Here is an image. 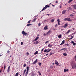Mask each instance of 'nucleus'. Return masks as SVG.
Listing matches in <instances>:
<instances>
[{"label":"nucleus","mask_w":76,"mask_h":76,"mask_svg":"<svg viewBox=\"0 0 76 76\" xmlns=\"http://www.w3.org/2000/svg\"><path fill=\"white\" fill-rule=\"evenodd\" d=\"M29 66H27L26 67V72L25 73V76H27V75H28V72H29Z\"/></svg>","instance_id":"1"},{"label":"nucleus","mask_w":76,"mask_h":76,"mask_svg":"<svg viewBox=\"0 0 76 76\" xmlns=\"http://www.w3.org/2000/svg\"><path fill=\"white\" fill-rule=\"evenodd\" d=\"M50 6L49 5H45V7L43 8V9H42V10L41 11V12H42V11H43V10H44L46 9H47V7H50Z\"/></svg>","instance_id":"2"},{"label":"nucleus","mask_w":76,"mask_h":76,"mask_svg":"<svg viewBox=\"0 0 76 76\" xmlns=\"http://www.w3.org/2000/svg\"><path fill=\"white\" fill-rule=\"evenodd\" d=\"M65 21L67 20V21H68L69 22L70 21H72V20H70V18H65L64 19Z\"/></svg>","instance_id":"3"},{"label":"nucleus","mask_w":76,"mask_h":76,"mask_svg":"<svg viewBox=\"0 0 76 76\" xmlns=\"http://www.w3.org/2000/svg\"><path fill=\"white\" fill-rule=\"evenodd\" d=\"M51 49H49L48 50L47 49H45L44 50V53H48V52H50V51H51Z\"/></svg>","instance_id":"4"},{"label":"nucleus","mask_w":76,"mask_h":76,"mask_svg":"<svg viewBox=\"0 0 76 76\" xmlns=\"http://www.w3.org/2000/svg\"><path fill=\"white\" fill-rule=\"evenodd\" d=\"M72 69H76V64L75 63L72 66Z\"/></svg>","instance_id":"5"},{"label":"nucleus","mask_w":76,"mask_h":76,"mask_svg":"<svg viewBox=\"0 0 76 76\" xmlns=\"http://www.w3.org/2000/svg\"><path fill=\"white\" fill-rule=\"evenodd\" d=\"M22 34H23V35H25V36H26V35H27V34H28L27 33H26L24 31H23L22 32Z\"/></svg>","instance_id":"6"},{"label":"nucleus","mask_w":76,"mask_h":76,"mask_svg":"<svg viewBox=\"0 0 76 76\" xmlns=\"http://www.w3.org/2000/svg\"><path fill=\"white\" fill-rule=\"evenodd\" d=\"M37 61L38 59H36V60L32 63L33 64H36V63H37Z\"/></svg>","instance_id":"7"},{"label":"nucleus","mask_w":76,"mask_h":76,"mask_svg":"<svg viewBox=\"0 0 76 76\" xmlns=\"http://www.w3.org/2000/svg\"><path fill=\"white\" fill-rule=\"evenodd\" d=\"M45 30H47L48 29V26L47 25L44 28Z\"/></svg>","instance_id":"8"},{"label":"nucleus","mask_w":76,"mask_h":76,"mask_svg":"<svg viewBox=\"0 0 76 76\" xmlns=\"http://www.w3.org/2000/svg\"><path fill=\"white\" fill-rule=\"evenodd\" d=\"M55 64H56L57 65H58V64H59L58 62V61H57V60L55 61Z\"/></svg>","instance_id":"9"},{"label":"nucleus","mask_w":76,"mask_h":76,"mask_svg":"<svg viewBox=\"0 0 76 76\" xmlns=\"http://www.w3.org/2000/svg\"><path fill=\"white\" fill-rule=\"evenodd\" d=\"M51 32V30H50L47 33V35H50V32Z\"/></svg>","instance_id":"10"},{"label":"nucleus","mask_w":76,"mask_h":76,"mask_svg":"<svg viewBox=\"0 0 76 76\" xmlns=\"http://www.w3.org/2000/svg\"><path fill=\"white\" fill-rule=\"evenodd\" d=\"M57 21L58 22V25H60V19H58Z\"/></svg>","instance_id":"11"},{"label":"nucleus","mask_w":76,"mask_h":76,"mask_svg":"<svg viewBox=\"0 0 76 76\" xmlns=\"http://www.w3.org/2000/svg\"><path fill=\"white\" fill-rule=\"evenodd\" d=\"M68 71H69V69H64V72H68Z\"/></svg>","instance_id":"12"},{"label":"nucleus","mask_w":76,"mask_h":76,"mask_svg":"<svg viewBox=\"0 0 76 76\" xmlns=\"http://www.w3.org/2000/svg\"><path fill=\"white\" fill-rule=\"evenodd\" d=\"M70 32V30H69L68 31L66 32L65 33V34L66 35H67V34H68V33H69V32Z\"/></svg>","instance_id":"13"},{"label":"nucleus","mask_w":76,"mask_h":76,"mask_svg":"<svg viewBox=\"0 0 76 76\" xmlns=\"http://www.w3.org/2000/svg\"><path fill=\"white\" fill-rule=\"evenodd\" d=\"M10 66H9L8 68L7 71L8 72H10Z\"/></svg>","instance_id":"14"},{"label":"nucleus","mask_w":76,"mask_h":76,"mask_svg":"<svg viewBox=\"0 0 76 76\" xmlns=\"http://www.w3.org/2000/svg\"><path fill=\"white\" fill-rule=\"evenodd\" d=\"M67 23H66L65 24V25L64 26V28H66V27H67Z\"/></svg>","instance_id":"15"},{"label":"nucleus","mask_w":76,"mask_h":76,"mask_svg":"<svg viewBox=\"0 0 76 76\" xmlns=\"http://www.w3.org/2000/svg\"><path fill=\"white\" fill-rule=\"evenodd\" d=\"M38 43H39L38 41H37L35 42L34 43V44H38Z\"/></svg>","instance_id":"16"},{"label":"nucleus","mask_w":76,"mask_h":76,"mask_svg":"<svg viewBox=\"0 0 76 76\" xmlns=\"http://www.w3.org/2000/svg\"><path fill=\"white\" fill-rule=\"evenodd\" d=\"M73 7L75 9H76V5H73Z\"/></svg>","instance_id":"17"},{"label":"nucleus","mask_w":76,"mask_h":76,"mask_svg":"<svg viewBox=\"0 0 76 76\" xmlns=\"http://www.w3.org/2000/svg\"><path fill=\"white\" fill-rule=\"evenodd\" d=\"M66 13V10H63L62 12V14H65Z\"/></svg>","instance_id":"18"},{"label":"nucleus","mask_w":76,"mask_h":76,"mask_svg":"<svg viewBox=\"0 0 76 76\" xmlns=\"http://www.w3.org/2000/svg\"><path fill=\"white\" fill-rule=\"evenodd\" d=\"M48 47H52V45H51L50 44H49L48 46Z\"/></svg>","instance_id":"19"},{"label":"nucleus","mask_w":76,"mask_h":76,"mask_svg":"<svg viewBox=\"0 0 76 76\" xmlns=\"http://www.w3.org/2000/svg\"><path fill=\"white\" fill-rule=\"evenodd\" d=\"M37 72L39 73V75L40 76H41V72H40V71H38Z\"/></svg>","instance_id":"20"},{"label":"nucleus","mask_w":76,"mask_h":76,"mask_svg":"<svg viewBox=\"0 0 76 76\" xmlns=\"http://www.w3.org/2000/svg\"><path fill=\"white\" fill-rule=\"evenodd\" d=\"M38 51H36L34 53V54H35V55H36V54H38Z\"/></svg>","instance_id":"21"},{"label":"nucleus","mask_w":76,"mask_h":76,"mask_svg":"<svg viewBox=\"0 0 76 76\" xmlns=\"http://www.w3.org/2000/svg\"><path fill=\"white\" fill-rule=\"evenodd\" d=\"M36 20H37V18H35L33 20V21H32V22H35V21Z\"/></svg>","instance_id":"22"},{"label":"nucleus","mask_w":76,"mask_h":76,"mask_svg":"<svg viewBox=\"0 0 76 76\" xmlns=\"http://www.w3.org/2000/svg\"><path fill=\"white\" fill-rule=\"evenodd\" d=\"M58 38H61V35H59L58 36Z\"/></svg>","instance_id":"23"},{"label":"nucleus","mask_w":76,"mask_h":76,"mask_svg":"<svg viewBox=\"0 0 76 76\" xmlns=\"http://www.w3.org/2000/svg\"><path fill=\"white\" fill-rule=\"evenodd\" d=\"M39 38V37H37L34 39L35 41H37V39H38Z\"/></svg>","instance_id":"24"},{"label":"nucleus","mask_w":76,"mask_h":76,"mask_svg":"<svg viewBox=\"0 0 76 76\" xmlns=\"http://www.w3.org/2000/svg\"><path fill=\"white\" fill-rule=\"evenodd\" d=\"M19 75V73L17 72V73L15 75V76H18Z\"/></svg>","instance_id":"25"},{"label":"nucleus","mask_w":76,"mask_h":76,"mask_svg":"<svg viewBox=\"0 0 76 76\" xmlns=\"http://www.w3.org/2000/svg\"><path fill=\"white\" fill-rule=\"evenodd\" d=\"M63 55L64 56H67V54L65 53H63Z\"/></svg>","instance_id":"26"},{"label":"nucleus","mask_w":76,"mask_h":76,"mask_svg":"<svg viewBox=\"0 0 76 76\" xmlns=\"http://www.w3.org/2000/svg\"><path fill=\"white\" fill-rule=\"evenodd\" d=\"M26 64H24L23 65V66L24 67H26Z\"/></svg>","instance_id":"27"},{"label":"nucleus","mask_w":76,"mask_h":76,"mask_svg":"<svg viewBox=\"0 0 76 76\" xmlns=\"http://www.w3.org/2000/svg\"><path fill=\"white\" fill-rule=\"evenodd\" d=\"M54 54V53H50V56H51V55H53V54Z\"/></svg>","instance_id":"28"},{"label":"nucleus","mask_w":76,"mask_h":76,"mask_svg":"<svg viewBox=\"0 0 76 76\" xmlns=\"http://www.w3.org/2000/svg\"><path fill=\"white\" fill-rule=\"evenodd\" d=\"M32 25V24H27V25L26 26H30V25Z\"/></svg>","instance_id":"29"},{"label":"nucleus","mask_w":76,"mask_h":76,"mask_svg":"<svg viewBox=\"0 0 76 76\" xmlns=\"http://www.w3.org/2000/svg\"><path fill=\"white\" fill-rule=\"evenodd\" d=\"M73 36H72V37L69 38L68 39H69V40H70L71 39H73Z\"/></svg>","instance_id":"30"},{"label":"nucleus","mask_w":76,"mask_h":76,"mask_svg":"<svg viewBox=\"0 0 76 76\" xmlns=\"http://www.w3.org/2000/svg\"><path fill=\"white\" fill-rule=\"evenodd\" d=\"M31 76H35V73H32V74L31 75Z\"/></svg>","instance_id":"31"},{"label":"nucleus","mask_w":76,"mask_h":76,"mask_svg":"<svg viewBox=\"0 0 76 76\" xmlns=\"http://www.w3.org/2000/svg\"><path fill=\"white\" fill-rule=\"evenodd\" d=\"M4 69L5 70V69H6V65L4 64Z\"/></svg>","instance_id":"32"},{"label":"nucleus","mask_w":76,"mask_h":76,"mask_svg":"<svg viewBox=\"0 0 76 76\" xmlns=\"http://www.w3.org/2000/svg\"><path fill=\"white\" fill-rule=\"evenodd\" d=\"M72 1H73V0H69L68 1V3H70V2Z\"/></svg>","instance_id":"33"},{"label":"nucleus","mask_w":76,"mask_h":76,"mask_svg":"<svg viewBox=\"0 0 76 76\" xmlns=\"http://www.w3.org/2000/svg\"><path fill=\"white\" fill-rule=\"evenodd\" d=\"M54 21V19H53L51 20V22H53Z\"/></svg>","instance_id":"34"},{"label":"nucleus","mask_w":76,"mask_h":76,"mask_svg":"<svg viewBox=\"0 0 76 76\" xmlns=\"http://www.w3.org/2000/svg\"><path fill=\"white\" fill-rule=\"evenodd\" d=\"M65 46H68L69 45V44L68 43L66 44L65 45Z\"/></svg>","instance_id":"35"},{"label":"nucleus","mask_w":76,"mask_h":76,"mask_svg":"<svg viewBox=\"0 0 76 76\" xmlns=\"http://www.w3.org/2000/svg\"><path fill=\"white\" fill-rule=\"evenodd\" d=\"M63 44H64V42H65V41H64V40H63L62 41V42Z\"/></svg>","instance_id":"36"},{"label":"nucleus","mask_w":76,"mask_h":76,"mask_svg":"<svg viewBox=\"0 0 76 76\" xmlns=\"http://www.w3.org/2000/svg\"><path fill=\"white\" fill-rule=\"evenodd\" d=\"M31 20H30L28 21V22L27 23H29L30 22H31Z\"/></svg>","instance_id":"37"},{"label":"nucleus","mask_w":76,"mask_h":76,"mask_svg":"<svg viewBox=\"0 0 76 76\" xmlns=\"http://www.w3.org/2000/svg\"><path fill=\"white\" fill-rule=\"evenodd\" d=\"M41 63H39V66H41Z\"/></svg>","instance_id":"38"},{"label":"nucleus","mask_w":76,"mask_h":76,"mask_svg":"<svg viewBox=\"0 0 76 76\" xmlns=\"http://www.w3.org/2000/svg\"><path fill=\"white\" fill-rule=\"evenodd\" d=\"M26 69H24V73H25L26 72Z\"/></svg>","instance_id":"39"},{"label":"nucleus","mask_w":76,"mask_h":76,"mask_svg":"<svg viewBox=\"0 0 76 76\" xmlns=\"http://www.w3.org/2000/svg\"><path fill=\"white\" fill-rule=\"evenodd\" d=\"M64 44V43H63L62 42L60 44V45H63Z\"/></svg>","instance_id":"40"},{"label":"nucleus","mask_w":76,"mask_h":76,"mask_svg":"<svg viewBox=\"0 0 76 76\" xmlns=\"http://www.w3.org/2000/svg\"><path fill=\"white\" fill-rule=\"evenodd\" d=\"M7 53H10V52L9 50H8Z\"/></svg>","instance_id":"41"},{"label":"nucleus","mask_w":76,"mask_h":76,"mask_svg":"<svg viewBox=\"0 0 76 76\" xmlns=\"http://www.w3.org/2000/svg\"><path fill=\"white\" fill-rule=\"evenodd\" d=\"M50 67L51 69H53V66H51Z\"/></svg>","instance_id":"42"},{"label":"nucleus","mask_w":76,"mask_h":76,"mask_svg":"<svg viewBox=\"0 0 76 76\" xmlns=\"http://www.w3.org/2000/svg\"><path fill=\"white\" fill-rule=\"evenodd\" d=\"M40 25H41V23H39L38 24V26H40Z\"/></svg>","instance_id":"43"},{"label":"nucleus","mask_w":76,"mask_h":76,"mask_svg":"<svg viewBox=\"0 0 76 76\" xmlns=\"http://www.w3.org/2000/svg\"><path fill=\"white\" fill-rule=\"evenodd\" d=\"M63 50H64V51H66V49L65 48H63Z\"/></svg>","instance_id":"44"},{"label":"nucleus","mask_w":76,"mask_h":76,"mask_svg":"<svg viewBox=\"0 0 76 76\" xmlns=\"http://www.w3.org/2000/svg\"><path fill=\"white\" fill-rule=\"evenodd\" d=\"M23 42H21V45H23Z\"/></svg>","instance_id":"45"},{"label":"nucleus","mask_w":76,"mask_h":76,"mask_svg":"<svg viewBox=\"0 0 76 76\" xmlns=\"http://www.w3.org/2000/svg\"><path fill=\"white\" fill-rule=\"evenodd\" d=\"M44 36H46L47 35V34H45L44 33L43 34Z\"/></svg>","instance_id":"46"},{"label":"nucleus","mask_w":76,"mask_h":76,"mask_svg":"<svg viewBox=\"0 0 76 76\" xmlns=\"http://www.w3.org/2000/svg\"><path fill=\"white\" fill-rule=\"evenodd\" d=\"M75 33H73L72 34V35H75Z\"/></svg>","instance_id":"47"},{"label":"nucleus","mask_w":76,"mask_h":76,"mask_svg":"<svg viewBox=\"0 0 76 76\" xmlns=\"http://www.w3.org/2000/svg\"><path fill=\"white\" fill-rule=\"evenodd\" d=\"M73 45H76V43H73Z\"/></svg>","instance_id":"48"},{"label":"nucleus","mask_w":76,"mask_h":76,"mask_svg":"<svg viewBox=\"0 0 76 76\" xmlns=\"http://www.w3.org/2000/svg\"><path fill=\"white\" fill-rule=\"evenodd\" d=\"M48 41H47L45 42V44H47V43H48Z\"/></svg>","instance_id":"49"},{"label":"nucleus","mask_w":76,"mask_h":76,"mask_svg":"<svg viewBox=\"0 0 76 76\" xmlns=\"http://www.w3.org/2000/svg\"><path fill=\"white\" fill-rule=\"evenodd\" d=\"M71 43H72V44H73L74 42L73 41H72L71 42Z\"/></svg>","instance_id":"50"},{"label":"nucleus","mask_w":76,"mask_h":76,"mask_svg":"<svg viewBox=\"0 0 76 76\" xmlns=\"http://www.w3.org/2000/svg\"><path fill=\"white\" fill-rule=\"evenodd\" d=\"M73 16V15L72 14H71L70 15V16Z\"/></svg>","instance_id":"51"},{"label":"nucleus","mask_w":76,"mask_h":76,"mask_svg":"<svg viewBox=\"0 0 76 76\" xmlns=\"http://www.w3.org/2000/svg\"><path fill=\"white\" fill-rule=\"evenodd\" d=\"M43 50H44V48L42 49L41 50L42 52V51H43Z\"/></svg>","instance_id":"52"},{"label":"nucleus","mask_w":76,"mask_h":76,"mask_svg":"<svg viewBox=\"0 0 76 76\" xmlns=\"http://www.w3.org/2000/svg\"><path fill=\"white\" fill-rule=\"evenodd\" d=\"M47 15H48V16H49V15H51V14H47Z\"/></svg>","instance_id":"53"},{"label":"nucleus","mask_w":76,"mask_h":76,"mask_svg":"<svg viewBox=\"0 0 76 76\" xmlns=\"http://www.w3.org/2000/svg\"><path fill=\"white\" fill-rule=\"evenodd\" d=\"M57 24H56V25H55V27H57Z\"/></svg>","instance_id":"54"},{"label":"nucleus","mask_w":76,"mask_h":76,"mask_svg":"<svg viewBox=\"0 0 76 76\" xmlns=\"http://www.w3.org/2000/svg\"><path fill=\"white\" fill-rule=\"evenodd\" d=\"M26 54H27V55H29V54L28 53V52H27Z\"/></svg>","instance_id":"55"},{"label":"nucleus","mask_w":76,"mask_h":76,"mask_svg":"<svg viewBox=\"0 0 76 76\" xmlns=\"http://www.w3.org/2000/svg\"><path fill=\"white\" fill-rule=\"evenodd\" d=\"M56 3H58V1H56Z\"/></svg>","instance_id":"56"},{"label":"nucleus","mask_w":76,"mask_h":76,"mask_svg":"<svg viewBox=\"0 0 76 76\" xmlns=\"http://www.w3.org/2000/svg\"><path fill=\"white\" fill-rule=\"evenodd\" d=\"M62 50H63V48H62L60 50L61 51H62Z\"/></svg>","instance_id":"57"},{"label":"nucleus","mask_w":76,"mask_h":76,"mask_svg":"<svg viewBox=\"0 0 76 76\" xmlns=\"http://www.w3.org/2000/svg\"><path fill=\"white\" fill-rule=\"evenodd\" d=\"M2 55H3V54H2V55H0V57H1V56H2Z\"/></svg>","instance_id":"58"},{"label":"nucleus","mask_w":76,"mask_h":76,"mask_svg":"<svg viewBox=\"0 0 76 76\" xmlns=\"http://www.w3.org/2000/svg\"><path fill=\"white\" fill-rule=\"evenodd\" d=\"M51 53H54V52H52L51 51V52H50Z\"/></svg>","instance_id":"59"},{"label":"nucleus","mask_w":76,"mask_h":76,"mask_svg":"<svg viewBox=\"0 0 76 76\" xmlns=\"http://www.w3.org/2000/svg\"><path fill=\"white\" fill-rule=\"evenodd\" d=\"M72 29H73V30H75V28H73Z\"/></svg>","instance_id":"60"},{"label":"nucleus","mask_w":76,"mask_h":76,"mask_svg":"<svg viewBox=\"0 0 76 76\" xmlns=\"http://www.w3.org/2000/svg\"><path fill=\"white\" fill-rule=\"evenodd\" d=\"M74 58H76V55L75 56Z\"/></svg>","instance_id":"61"},{"label":"nucleus","mask_w":76,"mask_h":76,"mask_svg":"<svg viewBox=\"0 0 76 76\" xmlns=\"http://www.w3.org/2000/svg\"><path fill=\"white\" fill-rule=\"evenodd\" d=\"M25 73L23 72V75H25Z\"/></svg>","instance_id":"62"},{"label":"nucleus","mask_w":76,"mask_h":76,"mask_svg":"<svg viewBox=\"0 0 76 76\" xmlns=\"http://www.w3.org/2000/svg\"><path fill=\"white\" fill-rule=\"evenodd\" d=\"M75 61H76V58H74Z\"/></svg>","instance_id":"63"},{"label":"nucleus","mask_w":76,"mask_h":76,"mask_svg":"<svg viewBox=\"0 0 76 76\" xmlns=\"http://www.w3.org/2000/svg\"><path fill=\"white\" fill-rule=\"evenodd\" d=\"M52 64H53V65H54V63H53Z\"/></svg>","instance_id":"64"}]
</instances>
